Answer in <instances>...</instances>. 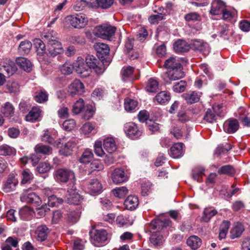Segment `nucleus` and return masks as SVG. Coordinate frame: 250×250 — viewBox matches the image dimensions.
Masks as SVG:
<instances>
[{
	"instance_id": "nucleus-1",
	"label": "nucleus",
	"mask_w": 250,
	"mask_h": 250,
	"mask_svg": "<svg viewBox=\"0 0 250 250\" xmlns=\"http://www.w3.org/2000/svg\"><path fill=\"white\" fill-rule=\"evenodd\" d=\"M171 221L169 219L164 220L154 219L149 224V231L152 232L149 240L151 244L155 246H160L163 242V238L158 231L163 228L170 225Z\"/></svg>"
},
{
	"instance_id": "nucleus-2",
	"label": "nucleus",
	"mask_w": 250,
	"mask_h": 250,
	"mask_svg": "<svg viewBox=\"0 0 250 250\" xmlns=\"http://www.w3.org/2000/svg\"><path fill=\"white\" fill-rule=\"evenodd\" d=\"M65 21L74 28L81 29L87 24L88 19L85 15L79 13L67 16Z\"/></svg>"
},
{
	"instance_id": "nucleus-3",
	"label": "nucleus",
	"mask_w": 250,
	"mask_h": 250,
	"mask_svg": "<svg viewBox=\"0 0 250 250\" xmlns=\"http://www.w3.org/2000/svg\"><path fill=\"white\" fill-rule=\"evenodd\" d=\"M116 30V28L115 26L108 24H104L95 28V35L103 39L110 40V38L114 35Z\"/></svg>"
},
{
	"instance_id": "nucleus-4",
	"label": "nucleus",
	"mask_w": 250,
	"mask_h": 250,
	"mask_svg": "<svg viewBox=\"0 0 250 250\" xmlns=\"http://www.w3.org/2000/svg\"><path fill=\"white\" fill-rule=\"evenodd\" d=\"M182 69L183 67H180L167 70L163 75L164 81L167 83H170L171 81L178 80L183 78L185 75Z\"/></svg>"
},
{
	"instance_id": "nucleus-5",
	"label": "nucleus",
	"mask_w": 250,
	"mask_h": 250,
	"mask_svg": "<svg viewBox=\"0 0 250 250\" xmlns=\"http://www.w3.org/2000/svg\"><path fill=\"white\" fill-rule=\"evenodd\" d=\"M54 176L58 182L61 183H66L69 179H73L75 178L74 172L65 168H60L55 171Z\"/></svg>"
},
{
	"instance_id": "nucleus-6",
	"label": "nucleus",
	"mask_w": 250,
	"mask_h": 250,
	"mask_svg": "<svg viewBox=\"0 0 250 250\" xmlns=\"http://www.w3.org/2000/svg\"><path fill=\"white\" fill-rule=\"evenodd\" d=\"M85 91L83 84L79 80L73 81L68 86V92L72 96L81 95Z\"/></svg>"
},
{
	"instance_id": "nucleus-7",
	"label": "nucleus",
	"mask_w": 250,
	"mask_h": 250,
	"mask_svg": "<svg viewBox=\"0 0 250 250\" xmlns=\"http://www.w3.org/2000/svg\"><path fill=\"white\" fill-rule=\"evenodd\" d=\"M124 131L126 135L132 139L138 138L142 134V131L138 128L135 123L132 122L125 125Z\"/></svg>"
},
{
	"instance_id": "nucleus-8",
	"label": "nucleus",
	"mask_w": 250,
	"mask_h": 250,
	"mask_svg": "<svg viewBox=\"0 0 250 250\" xmlns=\"http://www.w3.org/2000/svg\"><path fill=\"white\" fill-rule=\"evenodd\" d=\"M74 69L82 77L89 76L91 72L90 68L81 57H78L74 63Z\"/></svg>"
},
{
	"instance_id": "nucleus-9",
	"label": "nucleus",
	"mask_w": 250,
	"mask_h": 250,
	"mask_svg": "<svg viewBox=\"0 0 250 250\" xmlns=\"http://www.w3.org/2000/svg\"><path fill=\"white\" fill-rule=\"evenodd\" d=\"M34 45L36 49L38 59L40 60L45 61L48 56L46 52L45 45L43 42L40 39L36 38L33 41Z\"/></svg>"
},
{
	"instance_id": "nucleus-10",
	"label": "nucleus",
	"mask_w": 250,
	"mask_h": 250,
	"mask_svg": "<svg viewBox=\"0 0 250 250\" xmlns=\"http://www.w3.org/2000/svg\"><path fill=\"white\" fill-rule=\"evenodd\" d=\"M17 69L15 63L9 59H6L0 63V71L5 72L8 76L12 75Z\"/></svg>"
},
{
	"instance_id": "nucleus-11",
	"label": "nucleus",
	"mask_w": 250,
	"mask_h": 250,
	"mask_svg": "<svg viewBox=\"0 0 250 250\" xmlns=\"http://www.w3.org/2000/svg\"><path fill=\"white\" fill-rule=\"evenodd\" d=\"M111 178L113 183L121 184L126 182L129 179V176L125 173L122 168H115L112 173Z\"/></svg>"
},
{
	"instance_id": "nucleus-12",
	"label": "nucleus",
	"mask_w": 250,
	"mask_h": 250,
	"mask_svg": "<svg viewBox=\"0 0 250 250\" xmlns=\"http://www.w3.org/2000/svg\"><path fill=\"white\" fill-rule=\"evenodd\" d=\"M77 142V140L73 138L64 144H62L60 146L59 153L60 154L64 156L70 155L73 149L76 146Z\"/></svg>"
},
{
	"instance_id": "nucleus-13",
	"label": "nucleus",
	"mask_w": 250,
	"mask_h": 250,
	"mask_svg": "<svg viewBox=\"0 0 250 250\" xmlns=\"http://www.w3.org/2000/svg\"><path fill=\"white\" fill-rule=\"evenodd\" d=\"M221 105L213 107L212 108H208L204 116V120L208 123H213L215 122L218 116H221V113L220 111H217L216 108L220 109Z\"/></svg>"
},
{
	"instance_id": "nucleus-14",
	"label": "nucleus",
	"mask_w": 250,
	"mask_h": 250,
	"mask_svg": "<svg viewBox=\"0 0 250 250\" xmlns=\"http://www.w3.org/2000/svg\"><path fill=\"white\" fill-rule=\"evenodd\" d=\"M90 237L92 240L97 243H104L108 240L107 231L103 229H95L90 232Z\"/></svg>"
},
{
	"instance_id": "nucleus-15",
	"label": "nucleus",
	"mask_w": 250,
	"mask_h": 250,
	"mask_svg": "<svg viewBox=\"0 0 250 250\" xmlns=\"http://www.w3.org/2000/svg\"><path fill=\"white\" fill-rule=\"evenodd\" d=\"M81 135L85 137H89L95 134L97 132V128L95 124L87 122L83 124L80 129Z\"/></svg>"
},
{
	"instance_id": "nucleus-16",
	"label": "nucleus",
	"mask_w": 250,
	"mask_h": 250,
	"mask_svg": "<svg viewBox=\"0 0 250 250\" xmlns=\"http://www.w3.org/2000/svg\"><path fill=\"white\" fill-rule=\"evenodd\" d=\"M88 192L91 195H96L101 192L102 186L100 181L97 179L91 180L87 186Z\"/></svg>"
},
{
	"instance_id": "nucleus-17",
	"label": "nucleus",
	"mask_w": 250,
	"mask_h": 250,
	"mask_svg": "<svg viewBox=\"0 0 250 250\" xmlns=\"http://www.w3.org/2000/svg\"><path fill=\"white\" fill-rule=\"evenodd\" d=\"M94 48L96 51L97 56L101 59L108 55L110 51L108 45L102 42L96 43L94 45Z\"/></svg>"
},
{
	"instance_id": "nucleus-18",
	"label": "nucleus",
	"mask_w": 250,
	"mask_h": 250,
	"mask_svg": "<svg viewBox=\"0 0 250 250\" xmlns=\"http://www.w3.org/2000/svg\"><path fill=\"white\" fill-rule=\"evenodd\" d=\"M192 46L195 50L199 51L205 56L208 55L210 52L208 44L203 41L195 40L192 43Z\"/></svg>"
},
{
	"instance_id": "nucleus-19",
	"label": "nucleus",
	"mask_w": 250,
	"mask_h": 250,
	"mask_svg": "<svg viewBox=\"0 0 250 250\" xmlns=\"http://www.w3.org/2000/svg\"><path fill=\"white\" fill-rule=\"evenodd\" d=\"M239 125L235 119H229L224 124V131L228 133H233L239 128Z\"/></svg>"
},
{
	"instance_id": "nucleus-20",
	"label": "nucleus",
	"mask_w": 250,
	"mask_h": 250,
	"mask_svg": "<svg viewBox=\"0 0 250 250\" xmlns=\"http://www.w3.org/2000/svg\"><path fill=\"white\" fill-rule=\"evenodd\" d=\"M63 51L62 45L59 41L56 42L52 44H48V56L54 57L58 54H61Z\"/></svg>"
},
{
	"instance_id": "nucleus-21",
	"label": "nucleus",
	"mask_w": 250,
	"mask_h": 250,
	"mask_svg": "<svg viewBox=\"0 0 250 250\" xmlns=\"http://www.w3.org/2000/svg\"><path fill=\"white\" fill-rule=\"evenodd\" d=\"M23 197L28 203L34 204L38 207L42 204V200L40 197L35 192L27 193V191H24L22 194Z\"/></svg>"
},
{
	"instance_id": "nucleus-22",
	"label": "nucleus",
	"mask_w": 250,
	"mask_h": 250,
	"mask_svg": "<svg viewBox=\"0 0 250 250\" xmlns=\"http://www.w3.org/2000/svg\"><path fill=\"white\" fill-rule=\"evenodd\" d=\"M41 112L42 110L39 107H33L25 116V120L31 122L39 121L41 116Z\"/></svg>"
},
{
	"instance_id": "nucleus-23",
	"label": "nucleus",
	"mask_w": 250,
	"mask_h": 250,
	"mask_svg": "<svg viewBox=\"0 0 250 250\" xmlns=\"http://www.w3.org/2000/svg\"><path fill=\"white\" fill-rule=\"evenodd\" d=\"M226 8V4L224 2L221 0H214L211 3L210 13L213 15H219L223 12L224 9Z\"/></svg>"
},
{
	"instance_id": "nucleus-24",
	"label": "nucleus",
	"mask_w": 250,
	"mask_h": 250,
	"mask_svg": "<svg viewBox=\"0 0 250 250\" xmlns=\"http://www.w3.org/2000/svg\"><path fill=\"white\" fill-rule=\"evenodd\" d=\"M173 48L177 53H185L189 50L190 46L185 41L178 40L174 43Z\"/></svg>"
},
{
	"instance_id": "nucleus-25",
	"label": "nucleus",
	"mask_w": 250,
	"mask_h": 250,
	"mask_svg": "<svg viewBox=\"0 0 250 250\" xmlns=\"http://www.w3.org/2000/svg\"><path fill=\"white\" fill-rule=\"evenodd\" d=\"M49 233L48 228L45 225H40L38 226L36 230L35 234L38 241H44Z\"/></svg>"
},
{
	"instance_id": "nucleus-26",
	"label": "nucleus",
	"mask_w": 250,
	"mask_h": 250,
	"mask_svg": "<svg viewBox=\"0 0 250 250\" xmlns=\"http://www.w3.org/2000/svg\"><path fill=\"white\" fill-rule=\"evenodd\" d=\"M138 205L139 200L138 197L136 196H128L124 202L125 208L130 210L135 209Z\"/></svg>"
},
{
	"instance_id": "nucleus-27",
	"label": "nucleus",
	"mask_w": 250,
	"mask_h": 250,
	"mask_svg": "<svg viewBox=\"0 0 250 250\" xmlns=\"http://www.w3.org/2000/svg\"><path fill=\"white\" fill-rule=\"evenodd\" d=\"M67 201L70 204H78L80 198V195L78 193L76 188L68 189L66 194Z\"/></svg>"
},
{
	"instance_id": "nucleus-28",
	"label": "nucleus",
	"mask_w": 250,
	"mask_h": 250,
	"mask_svg": "<svg viewBox=\"0 0 250 250\" xmlns=\"http://www.w3.org/2000/svg\"><path fill=\"white\" fill-rule=\"evenodd\" d=\"M245 229L242 223L237 222L232 228L230 231V237L231 239L240 237Z\"/></svg>"
},
{
	"instance_id": "nucleus-29",
	"label": "nucleus",
	"mask_w": 250,
	"mask_h": 250,
	"mask_svg": "<svg viewBox=\"0 0 250 250\" xmlns=\"http://www.w3.org/2000/svg\"><path fill=\"white\" fill-rule=\"evenodd\" d=\"M164 67L167 69V70H170L172 69L182 67V65L178 59L175 57H171L165 61Z\"/></svg>"
},
{
	"instance_id": "nucleus-30",
	"label": "nucleus",
	"mask_w": 250,
	"mask_h": 250,
	"mask_svg": "<svg viewBox=\"0 0 250 250\" xmlns=\"http://www.w3.org/2000/svg\"><path fill=\"white\" fill-rule=\"evenodd\" d=\"M18 184V181L15 177H9L3 186V189L6 192H10L16 189Z\"/></svg>"
},
{
	"instance_id": "nucleus-31",
	"label": "nucleus",
	"mask_w": 250,
	"mask_h": 250,
	"mask_svg": "<svg viewBox=\"0 0 250 250\" xmlns=\"http://www.w3.org/2000/svg\"><path fill=\"white\" fill-rule=\"evenodd\" d=\"M86 166L85 171L87 172L88 174H91L94 171H99L103 169V166L98 160L91 161Z\"/></svg>"
},
{
	"instance_id": "nucleus-32",
	"label": "nucleus",
	"mask_w": 250,
	"mask_h": 250,
	"mask_svg": "<svg viewBox=\"0 0 250 250\" xmlns=\"http://www.w3.org/2000/svg\"><path fill=\"white\" fill-rule=\"evenodd\" d=\"M237 15V11L234 9H227L225 8L222 12V18L224 20L228 21H235V18Z\"/></svg>"
},
{
	"instance_id": "nucleus-33",
	"label": "nucleus",
	"mask_w": 250,
	"mask_h": 250,
	"mask_svg": "<svg viewBox=\"0 0 250 250\" xmlns=\"http://www.w3.org/2000/svg\"><path fill=\"white\" fill-rule=\"evenodd\" d=\"M34 214L32 208L28 206H24L19 210L20 218L25 221L30 220Z\"/></svg>"
},
{
	"instance_id": "nucleus-34",
	"label": "nucleus",
	"mask_w": 250,
	"mask_h": 250,
	"mask_svg": "<svg viewBox=\"0 0 250 250\" xmlns=\"http://www.w3.org/2000/svg\"><path fill=\"white\" fill-rule=\"evenodd\" d=\"M182 143L175 144L170 148V155L174 158H178L183 155Z\"/></svg>"
},
{
	"instance_id": "nucleus-35",
	"label": "nucleus",
	"mask_w": 250,
	"mask_h": 250,
	"mask_svg": "<svg viewBox=\"0 0 250 250\" xmlns=\"http://www.w3.org/2000/svg\"><path fill=\"white\" fill-rule=\"evenodd\" d=\"M103 146L104 149L109 153L114 152L117 149L114 140L112 138H107L104 141Z\"/></svg>"
},
{
	"instance_id": "nucleus-36",
	"label": "nucleus",
	"mask_w": 250,
	"mask_h": 250,
	"mask_svg": "<svg viewBox=\"0 0 250 250\" xmlns=\"http://www.w3.org/2000/svg\"><path fill=\"white\" fill-rule=\"evenodd\" d=\"M187 243L192 249L196 250L201 246L202 240L197 236L192 235L187 239Z\"/></svg>"
},
{
	"instance_id": "nucleus-37",
	"label": "nucleus",
	"mask_w": 250,
	"mask_h": 250,
	"mask_svg": "<svg viewBox=\"0 0 250 250\" xmlns=\"http://www.w3.org/2000/svg\"><path fill=\"white\" fill-rule=\"evenodd\" d=\"M5 91L10 94H17L20 91V86L15 81H8L5 85Z\"/></svg>"
},
{
	"instance_id": "nucleus-38",
	"label": "nucleus",
	"mask_w": 250,
	"mask_h": 250,
	"mask_svg": "<svg viewBox=\"0 0 250 250\" xmlns=\"http://www.w3.org/2000/svg\"><path fill=\"white\" fill-rule=\"evenodd\" d=\"M217 213V210L212 207L206 208L203 211L202 220L206 222H208Z\"/></svg>"
},
{
	"instance_id": "nucleus-39",
	"label": "nucleus",
	"mask_w": 250,
	"mask_h": 250,
	"mask_svg": "<svg viewBox=\"0 0 250 250\" xmlns=\"http://www.w3.org/2000/svg\"><path fill=\"white\" fill-rule=\"evenodd\" d=\"M201 94L199 92L192 91L190 93L185 94L184 97L188 104H192L199 100Z\"/></svg>"
},
{
	"instance_id": "nucleus-40",
	"label": "nucleus",
	"mask_w": 250,
	"mask_h": 250,
	"mask_svg": "<svg viewBox=\"0 0 250 250\" xmlns=\"http://www.w3.org/2000/svg\"><path fill=\"white\" fill-rule=\"evenodd\" d=\"M17 63L24 71L30 72L31 70L32 63L27 59L21 57L16 60Z\"/></svg>"
},
{
	"instance_id": "nucleus-41",
	"label": "nucleus",
	"mask_w": 250,
	"mask_h": 250,
	"mask_svg": "<svg viewBox=\"0 0 250 250\" xmlns=\"http://www.w3.org/2000/svg\"><path fill=\"white\" fill-rule=\"evenodd\" d=\"M34 178L33 174L28 169H24L21 173V184H30Z\"/></svg>"
},
{
	"instance_id": "nucleus-42",
	"label": "nucleus",
	"mask_w": 250,
	"mask_h": 250,
	"mask_svg": "<svg viewBox=\"0 0 250 250\" xmlns=\"http://www.w3.org/2000/svg\"><path fill=\"white\" fill-rule=\"evenodd\" d=\"M93 154L92 151L89 149H85L79 161L82 164L86 165L92 161Z\"/></svg>"
},
{
	"instance_id": "nucleus-43",
	"label": "nucleus",
	"mask_w": 250,
	"mask_h": 250,
	"mask_svg": "<svg viewBox=\"0 0 250 250\" xmlns=\"http://www.w3.org/2000/svg\"><path fill=\"white\" fill-rule=\"evenodd\" d=\"M35 100L38 103H43L48 100V95L43 89L37 91L35 93Z\"/></svg>"
},
{
	"instance_id": "nucleus-44",
	"label": "nucleus",
	"mask_w": 250,
	"mask_h": 250,
	"mask_svg": "<svg viewBox=\"0 0 250 250\" xmlns=\"http://www.w3.org/2000/svg\"><path fill=\"white\" fill-rule=\"evenodd\" d=\"M16 153V149L7 145L4 144L0 146V155L2 156L15 155Z\"/></svg>"
},
{
	"instance_id": "nucleus-45",
	"label": "nucleus",
	"mask_w": 250,
	"mask_h": 250,
	"mask_svg": "<svg viewBox=\"0 0 250 250\" xmlns=\"http://www.w3.org/2000/svg\"><path fill=\"white\" fill-rule=\"evenodd\" d=\"M134 70V68L131 66H124L123 67L121 74L124 81H127L132 78V76Z\"/></svg>"
},
{
	"instance_id": "nucleus-46",
	"label": "nucleus",
	"mask_w": 250,
	"mask_h": 250,
	"mask_svg": "<svg viewBox=\"0 0 250 250\" xmlns=\"http://www.w3.org/2000/svg\"><path fill=\"white\" fill-rule=\"evenodd\" d=\"M124 105L125 109L127 111L134 112L136 110L138 102L136 100L127 98L125 100Z\"/></svg>"
},
{
	"instance_id": "nucleus-47",
	"label": "nucleus",
	"mask_w": 250,
	"mask_h": 250,
	"mask_svg": "<svg viewBox=\"0 0 250 250\" xmlns=\"http://www.w3.org/2000/svg\"><path fill=\"white\" fill-rule=\"evenodd\" d=\"M32 43L28 41L21 42L19 46V52L22 54H26L29 53L32 48Z\"/></svg>"
},
{
	"instance_id": "nucleus-48",
	"label": "nucleus",
	"mask_w": 250,
	"mask_h": 250,
	"mask_svg": "<svg viewBox=\"0 0 250 250\" xmlns=\"http://www.w3.org/2000/svg\"><path fill=\"white\" fill-rule=\"evenodd\" d=\"M43 39L45 41L47 42L48 44H52L56 42L59 41L57 37L56 32L53 30L44 33L43 35Z\"/></svg>"
},
{
	"instance_id": "nucleus-49",
	"label": "nucleus",
	"mask_w": 250,
	"mask_h": 250,
	"mask_svg": "<svg viewBox=\"0 0 250 250\" xmlns=\"http://www.w3.org/2000/svg\"><path fill=\"white\" fill-rule=\"evenodd\" d=\"M60 70L64 75H69L72 73L74 69V65L69 61L66 62L64 64L60 66Z\"/></svg>"
},
{
	"instance_id": "nucleus-50",
	"label": "nucleus",
	"mask_w": 250,
	"mask_h": 250,
	"mask_svg": "<svg viewBox=\"0 0 250 250\" xmlns=\"http://www.w3.org/2000/svg\"><path fill=\"white\" fill-rule=\"evenodd\" d=\"M235 172L234 168L232 166L229 165L223 166L218 170V173L220 175L227 174L229 176H232Z\"/></svg>"
},
{
	"instance_id": "nucleus-51",
	"label": "nucleus",
	"mask_w": 250,
	"mask_h": 250,
	"mask_svg": "<svg viewBox=\"0 0 250 250\" xmlns=\"http://www.w3.org/2000/svg\"><path fill=\"white\" fill-rule=\"evenodd\" d=\"M128 190L125 187H121L117 188L112 189V192L113 194L116 197L119 198H123L125 197L128 193Z\"/></svg>"
},
{
	"instance_id": "nucleus-52",
	"label": "nucleus",
	"mask_w": 250,
	"mask_h": 250,
	"mask_svg": "<svg viewBox=\"0 0 250 250\" xmlns=\"http://www.w3.org/2000/svg\"><path fill=\"white\" fill-rule=\"evenodd\" d=\"M169 94L166 91H162L155 96L156 101L160 104H165L170 100Z\"/></svg>"
},
{
	"instance_id": "nucleus-53",
	"label": "nucleus",
	"mask_w": 250,
	"mask_h": 250,
	"mask_svg": "<svg viewBox=\"0 0 250 250\" xmlns=\"http://www.w3.org/2000/svg\"><path fill=\"white\" fill-rule=\"evenodd\" d=\"M14 107L9 102H6L2 106V112L7 117H12L14 113Z\"/></svg>"
},
{
	"instance_id": "nucleus-54",
	"label": "nucleus",
	"mask_w": 250,
	"mask_h": 250,
	"mask_svg": "<svg viewBox=\"0 0 250 250\" xmlns=\"http://www.w3.org/2000/svg\"><path fill=\"white\" fill-rule=\"evenodd\" d=\"M204 168L201 167H194L192 170V177L193 179L200 182V177L204 174Z\"/></svg>"
},
{
	"instance_id": "nucleus-55",
	"label": "nucleus",
	"mask_w": 250,
	"mask_h": 250,
	"mask_svg": "<svg viewBox=\"0 0 250 250\" xmlns=\"http://www.w3.org/2000/svg\"><path fill=\"white\" fill-rule=\"evenodd\" d=\"M84 103L83 99L80 98L74 104L72 111L76 114H79L84 108Z\"/></svg>"
},
{
	"instance_id": "nucleus-56",
	"label": "nucleus",
	"mask_w": 250,
	"mask_h": 250,
	"mask_svg": "<svg viewBox=\"0 0 250 250\" xmlns=\"http://www.w3.org/2000/svg\"><path fill=\"white\" fill-rule=\"evenodd\" d=\"M158 89V82L157 80L150 78L147 82L146 90L149 92H156Z\"/></svg>"
},
{
	"instance_id": "nucleus-57",
	"label": "nucleus",
	"mask_w": 250,
	"mask_h": 250,
	"mask_svg": "<svg viewBox=\"0 0 250 250\" xmlns=\"http://www.w3.org/2000/svg\"><path fill=\"white\" fill-rule=\"evenodd\" d=\"M36 153H42L44 155L50 154L52 153V148L48 146L38 145L35 148Z\"/></svg>"
},
{
	"instance_id": "nucleus-58",
	"label": "nucleus",
	"mask_w": 250,
	"mask_h": 250,
	"mask_svg": "<svg viewBox=\"0 0 250 250\" xmlns=\"http://www.w3.org/2000/svg\"><path fill=\"white\" fill-rule=\"evenodd\" d=\"M63 200L58 198L56 196L52 195L48 197V205L50 207H55L62 203Z\"/></svg>"
},
{
	"instance_id": "nucleus-59",
	"label": "nucleus",
	"mask_w": 250,
	"mask_h": 250,
	"mask_svg": "<svg viewBox=\"0 0 250 250\" xmlns=\"http://www.w3.org/2000/svg\"><path fill=\"white\" fill-rule=\"evenodd\" d=\"M99 61L96 58L92 55L88 54L85 57V62L90 69L96 66V64L98 63Z\"/></svg>"
},
{
	"instance_id": "nucleus-60",
	"label": "nucleus",
	"mask_w": 250,
	"mask_h": 250,
	"mask_svg": "<svg viewBox=\"0 0 250 250\" xmlns=\"http://www.w3.org/2000/svg\"><path fill=\"white\" fill-rule=\"evenodd\" d=\"M67 215L68 221L73 223H75L79 220L80 213L79 211L71 210L69 211Z\"/></svg>"
},
{
	"instance_id": "nucleus-61",
	"label": "nucleus",
	"mask_w": 250,
	"mask_h": 250,
	"mask_svg": "<svg viewBox=\"0 0 250 250\" xmlns=\"http://www.w3.org/2000/svg\"><path fill=\"white\" fill-rule=\"evenodd\" d=\"M185 19L187 21H200L201 17L200 15L196 12H191L185 16Z\"/></svg>"
},
{
	"instance_id": "nucleus-62",
	"label": "nucleus",
	"mask_w": 250,
	"mask_h": 250,
	"mask_svg": "<svg viewBox=\"0 0 250 250\" xmlns=\"http://www.w3.org/2000/svg\"><path fill=\"white\" fill-rule=\"evenodd\" d=\"M58 115L61 119H65L69 116V111L67 107L63 104H62L58 110Z\"/></svg>"
},
{
	"instance_id": "nucleus-63",
	"label": "nucleus",
	"mask_w": 250,
	"mask_h": 250,
	"mask_svg": "<svg viewBox=\"0 0 250 250\" xmlns=\"http://www.w3.org/2000/svg\"><path fill=\"white\" fill-rule=\"evenodd\" d=\"M186 85L187 83L185 81H180L173 85V90L176 92H182L185 91Z\"/></svg>"
},
{
	"instance_id": "nucleus-64",
	"label": "nucleus",
	"mask_w": 250,
	"mask_h": 250,
	"mask_svg": "<svg viewBox=\"0 0 250 250\" xmlns=\"http://www.w3.org/2000/svg\"><path fill=\"white\" fill-rule=\"evenodd\" d=\"M76 125V122L73 119L65 120L62 124L63 129L67 131L72 130Z\"/></svg>"
}]
</instances>
